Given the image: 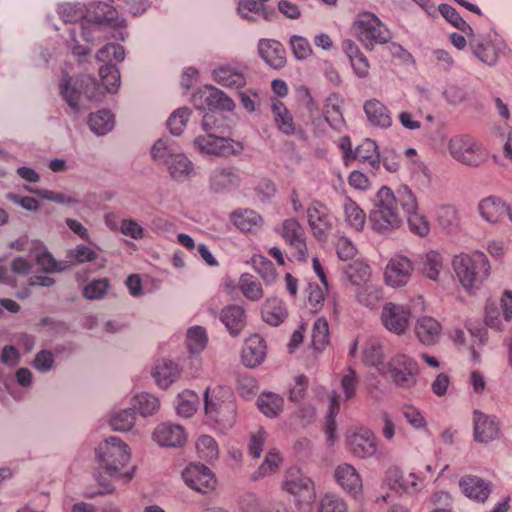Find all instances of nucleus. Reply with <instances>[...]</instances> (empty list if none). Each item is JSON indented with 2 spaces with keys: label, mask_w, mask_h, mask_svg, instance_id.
<instances>
[{
  "label": "nucleus",
  "mask_w": 512,
  "mask_h": 512,
  "mask_svg": "<svg viewBox=\"0 0 512 512\" xmlns=\"http://www.w3.org/2000/svg\"><path fill=\"white\" fill-rule=\"evenodd\" d=\"M127 21L119 16L117 9L105 1H92L84 5L83 19L74 26H70L63 34L62 39L81 64L82 58L90 55L92 47L107 37L109 29H116L113 37L124 41L128 33L125 30Z\"/></svg>",
  "instance_id": "f257e3e1"
},
{
  "label": "nucleus",
  "mask_w": 512,
  "mask_h": 512,
  "mask_svg": "<svg viewBox=\"0 0 512 512\" xmlns=\"http://www.w3.org/2000/svg\"><path fill=\"white\" fill-rule=\"evenodd\" d=\"M58 93L70 111L79 114L88 107L90 102H100L104 91L92 75H70L62 70L57 80Z\"/></svg>",
  "instance_id": "f03ea898"
},
{
  "label": "nucleus",
  "mask_w": 512,
  "mask_h": 512,
  "mask_svg": "<svg viewBox=\"0 0 512 512\" xmlns=\"http://www.w3.org/2000/svg\"><path fill=\"white\" fill-rule=\"evenodd\" d=\"M216 116L206 112L202 116V132L193 138V149L203 157L225 158L239 154L243 147L240 142L217 134Z\"/></svg>",
  "instance_id": "7ed1b4c3"
},
{
  "label": "nucleus",
  "mask_w": 512,
  "mask_h": 512,
  "mask_svg": "<svg viewBox=\"0 0 512 512\" xmlns=\"http://www.w3.org/2000/svg\"><path fill=\"white\" fill-rule=\"evenodd\" d=\"M151 154L155 161L165 166L170 178L177 183L190 181L197 175L194 162L170 138L157 140Z\"/></svg>",
  "instance_id": "20e7f679"
},
{
  "label": "nucleus",
  "mask_w": 512,
  "mask_h": 512,
  "mask_svg": "<svg viewBox=\"0 0 512 512\" xmlns=\"http://www.w3.org/2000/svg\"><path fill=\"white\" fill-rule=\"evenodd\" d=\"M451 265L460 285L469 293L479 290L490 276V262L480 251L457 254L452 258Z\"/></svg>",
  "instance_id": "39448f33"
},
{
  "label": "nucleus",
  "mask_w": 512,
  "mask_h": 512,
  "mask_svg": "<svg viewBox=\"0 0 512 512\" xmlns=\"http://www.w3.org/2000/svg\"><path fill=\"white\" fill-rule=\"evenodd\" d=\"M97 456L105 466V473L115 480L128 484L134 476V468L124 470L130 460V449L120 438L112 436L101 442Z\"/></svg>",
  "instance_id": "423d86ee"
},
{
  "label": "nucleus",
  "mask_w": 512,
  "mask_h": 512,
  "mask_svg": "<svg viewBox=\"0 0 512 512\" xmlns=\"http://www.w3.org/2000/svg\"><path fill=\"white\" fill-rule=\"evenodd\" d=\"M403 223V216L392 190L386 186L379 189L373 209L369 213L371 229L378 234L388 235Z\"/></svg>",
  "instance_id": "0eeeda50"
},
{
  "label": "nucleus",
  "mask_w": 512,
  "mask_h": 512,
  "mask_svg": "<svg viewBox=\"0 0 512 512\" xmlns=\"http://www.w3.org/2000/svg\"><path fill=\"white\" fill-rule=\"evenodd\" d=\"M447 151L453 160L471 168L481 167L489 159L488 148L468 134H457L449 138Z\"/></svg>",
  "instance_id": "6e6552de"
},
{
  "label": "nucleus",
  "mask_w": 512,
  "mask_h": 512,
  "mask_svg": "<svg viewBox=\"0 0 512 512\" xmlns=\"http://www.w3.org/2000/svg\"><path fill=\"white\" fill-rule=\"evenodd\" d=\"M353 31L365 48L372 50L375 45L385 44L391 39V34L385 24L368 11L357 15L353 23Z\"/></svg>",
  "instance_id": "1a4fd4ad"
},
{
  "label": "nucleus",
  "mask_w": 512,
  "mask_h": 512,
  "mask_svg": "<svg viewBox=\"0 0 512 512\" xmlns=\"http://www.w3.org/2000/svg\"><path fill=\"white\" fill-rule=\"evenodd\" d=\"M358 382L359 379L356 371L349 367L340 380L342 395L332 392L329 396L330 405L326 419V434L330 442L334 441V433L336 431L335 417L340 409V401L347 402L355 397Z\"/></svg>",
  "instance_id": "9d476101"
},
{
  "label": "nucleus",
  "mask_w": 512,
  "mask_h": 512,
  "mask_svg": "<svg viewBox=\"0 0 512 512\" xmlns=\"http://www.w3.org/2000/svg\"><path fill=\"white\" fill-rule=\"evenodd\" d=\"M386 375L396 387L409 390L417 384L419 365L409 355L397 353L387 362Z\"/></svg>",
  "instance_id": "9b49d317"
},
{
  "label": "nucleus",
  "mask_w": 512,
  "mask_h": 512,
  "mask_svg": "<svg viewBox=\"0 0 512 512\" xmlns=\"http://www.w3.org/2000/svg\"><path fill=\"white\" fill-rule=\"evenodd\" d=\"M191 102L197 110L203 111V114L211 112L215 115V110L231 112L236 107L230 96L213 85H205L193 93Z\"/></svg>",
  "instance_id": "f8f14e48"
},
{
  "label": "nucleus",
  "mask_w": 512,
  "mask_h": 512,
  "mask_svg": "<svg viewBox=\"0 0 512 512\" xmlns=\"http://www.w3.org/2000/svg\"><path fill=\"white\" fill-rule=\"evenodd\" d=\"M204 409L206 416L211 420L227 419L235 410L230 390L220 386L208 387L204 393Z\"/></svg>",
  "instance_id": "ddd939ff"
},
{
  "label": "nucleus",
  "mask_w": 512,
  "mask_h": 512,
  "mask_svg": "<svg viewBox=\"0 0 512 512\" xmlns=\"http://www.w3.org/2000/svg\"><path fill=\"white\" fill-rule=\"evenodd\" d=\"M282 488L296 498L298 505L310 506L316 498L314 482L298 468L286 471Z\"/></svg>",
  "instance_id": "4468645a"
},
{
  "label": "nucleus",
  "mask_w": 512,
  "mask_h": 512,
  "mask_svg": "<svg viewBox=\"0 0 512 512\" xmlns=\"http://www.w3.org/2000/svg\"><path fill=\"white\" fill-rule=\"evenodd\" d=\"M348 451L356 458L369 459L378 453V439L374 432L366 427L350 430L346 436Z\"/></svg>",
  "instance_id": "2eb2a0df"
},
{
  "label": "nucleus",
  "mask_w": 512,
  "mask_h": 512,
  "mask_svg": "<svg viewBox=\"0 0 512 512\" xmlns=\"http://www.w3.org/2000/svg\"><path fill=\"white\" fill-rule=\"evenodd\" d=\"M412 317L411 308L405 304L386 303L381 311L380 319L384 328L397 336L406 334Z\"/></svg>",
  "instance_id": "dca6fc26"
},
{
  "label": "nucleus",
  "mask_w": 512,
  "mask_h": 512,
  "mask_svg": "<svg viewBox=\"0 0 512 512\" xmlns=\"http://www.w3.org/2000/svg\"><path fill=\"white\" fill-rule=\"evenodd\" d=\"M181 476L184 483L198 493L208 494L217 486L213 471L201 463H190L184 468Z\"/></svg>",
  "instance_id": "f3484780"
},
{
  "label": "nucleus",
  "mask_w": 512,
  "mask_h": 512,
  "mask_svg": "<svg viewBox=\"0 0 512 512\" xmlns=\"http://www.w3.org/2000/svg\"><path fill=\"white\" fill-rule=\"evenodd\" d=\"M413 271L414 264L408 257L395 255L384 268V281L392 288L404 287L410 281Z\"/></svg>",
  "instance_id": "a211bd4d"
},
{
  "label": "nucleus",
  "mask_w": 512,
  "mask_h": 512,
  "mask_svg": "<svg viewBox=\"0 0 512 512\" xmlns=\"http://www.w3.org/2000/svg\"><path fill=\"white\" fill-rule=\"evenodd\" d=\"M152 440L160 447L180 448L187 442L185 428L173 422H161L152 432Z\"/></svg>",
  "instance_id": "6ab92c4d"
},
{
  "label": "nucleus",
  "mask_w": 512,
  "mask_h": 512,
  "mask_svg": "<svg viewBox=\"0 0 512 512\" xmlns=\"http://www.w3.org/2000/svg\"><path fill=\"white\" fill-rule=\"evenodd\" d=\"M307 222L313 235L322 239L333 228L334 217L329 209L319 201H312L307 208Z\"/></svg>",
  "instance_id": "aec40b11"
},
{
  "label": "nucleus",
  "mask_w": 512,
  "mask_h": 512,
  "mask_svg": "<svg viewBox=\"0 0 512 512\" xmlns=\"http://www.w3.org/2000/svg\"><path fill=\"white\" fill-rule=\"evenodd\" d=\"M338 486L353 498H358L363 492V481L358 470L350 463L338 464L333 473Z\"/></svg>",
  "instance_id": "412c9836"
},
{
  "label": "nucleus",
  "mask_w": 512,
  "mask_h": 512,
  "mask_svg": "<svg viewBox=\"0 0 512 512\" xmlns=\"http://www.w3.org/2000/svg\"><path fill=\"white\" fill-rule=\"evenodd\" d=\"M275 230L282 236L286 243L296 250L298 260L306 259L307 248L305 233L297 220L292 218L286 219Z\"/></svg>",
  "instance_id": "4be33fe9"
},
{
  "label": "nucleus",
  "mask_w": 512,
  "mask_h": 512,
  "mask_svg": "<svg viewBox=\"0 0 512 512\" xmlns=\"http://www.w3.org/2000/svg\"><path fill=\"white\" fill-rule=\"evenodd\" d=\"M470 46L474 55L489 66L495 65L499 55L506 49L505 41L499 36L483 41L471 40Z\"/></svg>",
  "instance_id": "5701e85b"
},
{
  "label": "nucleus",
  "mask_w": 512,
  "mask_h": 512,
  "mask_svg": "<svg viewBox=\"0 0 512 512\" xmlns=\"http://www.w3.org/2000/svg\"><path fill=\"white\" fill-rule=\"evenodd\" d=\"M239 184V174L230 167H216L209 175V188L217 194L229 193L235 190Z\"/></svg>",
  "instance_id": "b1692460"
},
{
  "label": "nucleus",
  "mask_w": 512,
  "mask_h": 512,
  "mask_svg": "<svg viewBox=\"0 0 512 512\" xmlns=\"http://www.w3.org/2000/svg\"><path fill=\"white\" fill-rule=\"evenodd\" d=\"M211 78L218 85L230 90H240L246 85L243 72L230 64L216 66L211 71Z\"/></svg>",
  "instance_id": "393cba45"
},
{
  "label": "nucleus",
  "mask_w": 512,
  "mask_h": 512,
  "mask_svg": "<svg viewBox=\"0 0 512 512\" xmlns=\"http://www.w3.org/2000/svg\"><path fill=\"white\" fill-rule=\"evenodd\" d=\"M414 333L424 346H434L442 337V326L435 318L425 315L417 318Z\"/></svg>",
  "instance_id": "a878e982"
},
{
  "label": "nucleus",
  "mask_w": 512,
  "mask_h": 512,
  "mask_svg": "<svg viewBox=\"0 0 512 512\" xmlns=\"http://www.w3.org/2000/svg\"><path fill=\"white\" fill-rule=\"evenodd\" d=\"M473 420L474 438L477 442L489 443L498 437L499 422L495 416H490L480 411H475Z\"/></svg>",
  "instance_id": "bb28decb"
},
{
  "label": "nucleus",
  "mask_w": 512,
  "mask_h": 512,
  "mask_svg": "<svg viewBox=\"0 0 512 512\" xmlns=\"http://www.w3.org/2000/svg\"><path fill=\"white\" fill-rule=\"evenodd\" d=\"M361 359L364 365L374 367L381 375H386L384 349L382 342L371 337L362 346Z\"/></svg>",
  "instance_id": "cd10ccee"
},
{
  "label": "nucleus",
  "mask_w": 512,
  "mask_h": 512,
  "mask_svg": "<svg viewBox=\"0 0 512 512\" xmlns=\"http://www.w3.org/2000/svg\"><path fill=\"white\" fill-rule=\"evenodd\" d=\"M155 384L160 389H167L174 383L180 375V367L177 363L160 359L156 361L151 371Z\"/></svg>",
  "instance_id": "c85d7f7f"
},
{
  "label": "nucleus",
  "mask_w": 512,
  "mask_h": 512,
  "mask_svg": "<svg viewBox=\"0 0 512 512\" xmlns=\"http://www.w3.org/2000/svg\"><path fill=\"white\" fill-rule=\"evenodd\" d=\"M363 110L369 124L380 129H387L392 125L390 110L378 99L365 101Z\"/></svg>",
  "instance_id": "c756f323"
},
{
  "label": "nucleus",
  "mask_w": 512,
  "mask_h": 512,
  "mask_svg": "<svg viewBox=\"0 0 512 512\" xmlns=\"http://www.w3.org/2000/svg\"><path fill=\"white\" fill-rule=\"evenodd\" d=\"M265 356L266 345L263 338L257 334L250 336L242 349V363L246 367L255 368L263 362Z\"/></svg>",
  "instance_id": "7c9ffc66"
},
{
  "label": "nucleus",
  "mask_w": 512,
  "mask_h": 512,
  "mask_svg": "<svg viewBox=\"0 0 512 512\" xmlns=\"http://www.w3.org/2000/svg\"><path fill=\"white\" fill-rule=\"evenodd\" d=\"M459 487L467 498L477 502L486 501L491 493L490 484L473 475L462 477L459 481Z\"/></svg>",
  "instance_id": "2f4dec72"
},
{
  "label": "nucleus",
  "mask_w": 512,
  "mask_h": 512,
  "mask_svg": "<svg viewBox=\"0 0 512 512\" xmlns=\"http://www.w3.org/2000/svg\"><path fill=\"white\" fill-rule=\"evenodd\" d=\"M258 51L261 58L272 68L280 69L286 63L285 49L283 45L272 39H261L258 43Z\"/></svg>",
  "instance_id": "473e14b6"
},
{
  "label": "nucleus",
  "mask_w": 512,
  "mask_h": 512,
  "mask_svg": "<svg viewBox=\"0 0 512 512\" xmlns=\"http://www.w3.org/2000/svg\"><path fill=\"white\" fill-rule=\"evenodd\" d=\"M508 206L501 198L489 196L479 202L478 212L486 222L497 224L507 215Z\"/></svg>",
  "instance_id": "72a5a7b5"
},
{
  "label": "nucleus",
  "mask_w": 512,
  "mask_h": 512,
  "mask_svg": "<svg viewBox=\"0 0 512 512\" xmlns=\"http://www.w3.org/2000/svg\"><path fill=\"white\" fill-rule=\"evenodd\" d=\"M355 301L368 309H374L383 299L382 286L373 279L355 288Z\"/></svg>",
  "instance_id": "f704fd0d"
},
{
  "label": "nucleus",
  "mask_w": 512,
  "mask_h": 512,
  "mask_svg": "<svg viewBox=\"0 0 512 512\" xmlns=\"http://www.w3.org/2000/svg\"><path fill=\"white\" fill-rule=\"evenodd\" d=\"M342 217L346 226L354 232L363 231L367 217L364 210L350 197H345L342 205Z\"/></svg>",
  "instance_id": "c9c22d12"
},
{
  "label": "nucleus",
  "mask_w": 512,
  "mask_h": 512,
  "mask_svg": "<svg viewBox=\"0 0 512 512\" xmlns=\"http://www.w3.org/2000/svg\"><path fill=\"white\" fill-rule=\"evenodd\" d=\"M436 222L446 234H455L460 229V216L451 204H441L435 211Z\"/></svg>",
  "instance_id": "e433bc0d"
},
{
  "label": "nucleus",
  "mask_w": 512,
  "mask_h": 512,
  "mask_svg": "<svg viewBox=\"0 0 512 512\" xmlns=\"http://www.w3.org/2000/svg\"><path fill=\"white\" fill-rule=\"evenodd\" d=\"M262 319L271 326H278L287 317L288 312L285 303L277 298H267L261 309Z\"/></svg>",
  "instance_id": "4c0bfd02"
},
{
  "label": "nucleus",
  "mask_w": 512,
  "mask_h": 512,
  "mask_svg": "<svg viewBox=\"0 0 512 512\" xmlns=\"http://www.w3.org/2000/svg\"><path fill=\"white\" fill-rule=\"evenodd\" d=\"M444 267V257L436 250H430L421 257V273L431 281L440 279Z\"/></svg>",
  "instance_id": "58836bf2"
},
{
  "label": "nucleus",
  "mask_w": 512,
  "mask_h": 512,
  "mask_svg": "<svg viewBox=\"0 0 512 512\" xmlns=\"http://www.w3.org/2000/svg\"><path fill=\"white\" fill-rule=\"evenodd\" d=\"M351 158L366 163L373 171L378 170L380 167L378 146L374 140L369 138L363 140L362 143L356 147Z\"/></svg>",
  "instance_id": "ea45409f"
},
{
  "label": "nucleus",
  "mask_w": 512,
  "mask_h": 512,
  "mask_svg": "<svg viewBox=\"0 0 512 512\" xmlns=\"http://www.w3.org/2000/svg\"><path fill=\"white\" fill-rule=\"evenodd\" d=\"M271 112L278 129L284 134H293L295 124L285 104L277 98L271 99Z\"/></svg>",
  "instance_id": "a19ab883"
},
{
  "label": "nucleus",
  "mask_w": 512,
  "mask_h": 512,
  "mask_svg": "<svg viewBox=\"0 0 512 512\" xmlns=\"http://www.w3.org/2000/svg\"><path fill=\"white\" fill-rule=\"evenodd\" d=\"M88 126L94 134L98 136L106 135L115 126L114 115L107 109L98 110L89 115Z\"/></svg>",
  "instance_id": "79ce46f5"
},
{
  "label": "nucleus",
  "mask_w": 512,
  "mask_h": 512,
  "mask_svg": "<svg viewBox=\"0 0 512 512\" xmlns=\"http://www.w3.org/2000/svg\"><path fill=\"white\" fill-rule=\"evenodd\" d=\"M230 219L242 232H251L263 223L262 217L252 209H237L232 212Z\"/></svg>",
  "instance_id": "37998d69"
},
{
  "label": "nucleus",
  "mask_w": 512,
  "mask_h": 512,
  "mask_svg": "<svg viewBox=\"0 0 512 512\" xmlns=\"http://www.w3.org/2000/svg\"><path fill=\"white\" fill-rule=\"evenodd\" d=\"M220 320L228 329L230 334L235 336L244 327V310L238 305H229L222 310Z\"/></svg>",
  "instance_id": "c03bdc74"
},
{
  "label": "nucleus",
  "mask_w": 512,
  "mask_h": 512,
  "mask_svg": "<svg viewBox=\"0 0 512 512\" xmlns=\"http://www.w3.org/2000/svg\"><path fill=\"white\" fill-rule=\"evenodd\" d=\"M343 274L349 283L355 288L372 279L371 267L360 260L354 261L343 267Z\"/></svg>",
  "instance_id": "a18cd8bd"
},
{
  "label": "nucleus",
  "mask_w": 512,
  "mask_h": 512,
  "mask_svg": "<svg viewBox=\"0 0 512 512\" xmlns=\"http://www.w3.org/2000/svg\"><path fill=\"white\" fill-rule=\"evenodd\" d=\"M208 335L202 326H191L186 331L185 345L191 356L200 354L207 346Z\"/></svg>",
  "instance_id": "49530a36"
},
{
  "label": "nucleus",
  "mask_w": 512,
  "mask_h": 512,
  "mask_svg": "<svg viewBox=\"0 0 512 512\" xmlns=\"http://www.w3.org/2000/svg\"><path fill=\"white\" fill-rule=\"evenodd\" d=\"M99 77L101 83L99 86L106 93H117L120 86V73L118 68L113 64H104L99 68Z\"/></svg>",
  "instance_id": "de8ad7c7"
},
{
  "label": "nucleus",
  "mask_w": 512,
  "mask_h": 512,
  "mask_svg": "<svg viewBox=\"0 0 512 512\" xmlns=\"http://www.w3.org/2000/svg\"><path fill=\"white\" fill-rule=\"evenodd\" d=\"M131 403L133 409L138 410L142 417L153 416L160 408V400L147 392L136 394Z\"/></svg>",
  "instance_id": "09e8293b"
},
{
  "label": "nucleus",
  "mask_w": 512,
  "mask_h": 512,
  "mask_svg": "<svg viewBox=\"0 0 512 512\" xmlns=\"http://www.w3.org/2000/svg\"><path fill=\"white\" fill-rule=\"evenodd\" d=\"M283 404L284 399L272 392L262 393L257 399L259 410L270 418L276 417L281 413Z\"/></svg>",
  "instance_id": "8fccbe9b"
},
{
  "label": "nucleus",
  "mask_w": 512,
  "mask_h": 512,
  "mask_svg": "<svg viewBox=\"0 0 512 512\" xmlns=\"http://www.w3.org/2000/svg\"><path fill=\"white\" fill-rule=\"evenodd\" d=\"M56 13L63 22L74 26V24H78L83 19L84 5L79 2L58 3Z\"/></svg>",
  "instance_id": "3c124183"
},
{
  "label": "nucleus",
  "mask_w": 512,
  "mask_h": 512,
  "mask_svg": "<svg viewBox=\"0 0 512 512\" xmlns=\"http://www.w3.org/2000/svg\"><path fill=\"white\" fill-rule=\"evenodd\" d=\"M195 447L199 458L207 462H214L219 457L218 444L210 435H201L198 437Z\"/></svg>",
  "instance_id": "603ef678"
},
{
  "label": "nucleus",
  "mask_w": 512,
  "mask_h": 512,
  "mask_svg": "<svg viewBox=\"0 0 512 512\" xmlns=\"http://www.w3.org/2000/svg\"><path fill=\"white\" fill-rule=\"evenodd\" d=\"M199 404L198 395L191 390H184L179 393L176 400L177 414L182 417H191L197 410Z\"/></svg>",
  "instance_id": "864d4df0"
},
{
  "label": "nucleus",
  "mask_w": 512,
  "mask_h": 512,
  "mask_svg": "<svg viewBox=\"0 0 512 512\" xmlns=\"http://www.w3.org/2000/svg\"><path fill=\"white\" fill-rule=\"evenodd\" d=\"M136 420V415L133 408H125L114 411L109 419L111 428L115 431L126 432L129 431Z\"/></svg>",
  "instance_id": "5fc2aeb1"
},
{
  "label": "nucleus",
  "mask_w": 512,
  "mask_h": 512,
  "mask_svg": "<svg viewBox=\"0 0 512 512\" xmlns=\"http://www.w3.org/2000/svg\"><path fill=\"white\" fill-rule=\"evenodd\" d=\"M440 13L449 23L460 30L465 36L473 35V29L460 16L455 8L448 4H440L437 7V14Z\"/></svg>",
  "instance_id": "6e6d98bb"
},
{
  "label": "nucleus",
  "mask_w": 512,
  "mask_h": 512,
  "mask_svg": "<svg viewBox=\"0 0 512 512\" xmlns=\"http://www.w3.org/2000/svg\"><path fill=\"white\" fill-rule=\"evenodd\" d=\"M192 110L188 107H180L174 110L167 120L168 128L171 134L179 136L183 133L190 117Z\"/></svg>",
  "instance_id": "4d7b16f0"
},
{
  "label": "nucleus",
  "mask_w": 512,
  "mask_h": 512,
  "mask_svg": "<svg viewBox=\"0 0 512 512\" xmlns=\"http://www.w3.org/2000/svg\"><path fill=\"white\" fill-rule=\"evenodd\" d=\"M318 512H348V505L339 494L327 492L319 500Z\"/></svg>",
  "instance_id": "13d9d810"
},
{
  "label": "nucleus",
  "mask_w": 512,
  "mask_h": 512,
  "mask_svg": "<svg viewBox=\"0 0 512 512\" xmlns=\"http://www.w3.org/2000/svg\"><path fill=\"white\" fill-rule=\"evenodd\" d=\"M238 285L242 294L250 301H258L263 297L260 282L250 274L241 275Z\"/></svg>",
  "instance_id": "bf43d9fd"
},
{
  "label": "nucleus",
  "mask_w": 512,
  "mask_h": 512,
  "mask_svg": "<svg viewBox=\"0 0 512 512\" xmlns=\"http://www.w3.org/2000/svg\"><path fill=\"white\" fill-rule=\"evenodd\" d=\"M95 58L99 62H106L105 64H111L113 60L121 62L125 58V49L120 44L107 43L96 52Z\"/></svg>",
  "instance_id": "052dcab7"
},
{
  "label": "nucleus",
  "mask_w": 512,
  "mask_h": 512,
  "mask_svg": "<svg viewBox=\"0 0 512 512\" xmlns=\"http://www.w3.org/2000/svg\"><path fill=\"white\" fill-rule=\"evenodd\" d=\"M98 485L100 487L99 491H93L86 489L83 492V496L89 499L95 498L98 495L111 494L116 490V483H121L122 481L115 480L107 473H105V466L102 465V472L99 474L97 479Z\"/></svg>",
  "instance_id": "680f3d73"
},
{
  "label": "nucleus",
  "mask_w": 512,
  "mask_h": 512,
  "mask_svg": "<svg viewBox=\"0 0 512 512\" xmlns=\"http://www.w3.org/2000/svg\"><path fill=\"white\" fill-rule=\"evenodd\" d=\"M109 289L110 281L107 278L94 279L83 287L82 294L85 299L100 300L104 298Z\"/></svg>",
  "instance_id": "e2e57ef3"
},
{
  "label": "nucleus",
  "mask_w": 512,
  "mask_h": 512,
  "mask_svg": "<svg viewBox=\"0 0 512 512\" xmlns=\"http://www.w3.org/2000/svg\"><path fill=\"white\" fill-rule=\"evenodd\" d=\"M329 343V327L328 322L323 319H317L312 329V344L314 349L322 351Z\"/></svg>",
  "instance_id": "0e129e2a"
},
{
  "label": "nucleus",
  "mask_w": 512,
  "mask_h": 512,
  "mask_svg": "<svg viewBox=\"0 0 512 512\" xmlns=\"http://www.w3.org/2000/svg\"><path fill=\"white\" fill-rule=\"evenodd\" d=\"M506 321L503 319V313L499 310L498 306L494 302H489L485 307V324L495 330L503 331L505 329Z\"/></svg>",
  "instance_id": "69168bd1"
},
{
  "label": "nucleus",
  "mask_w": 512,
  "mask_h": 512,
  "mask_svg": "<svg viewBox=\"0 0 512 512\" xmlns=\"http://www.w3.org/2000/svg\"><path fill=\"white\" fill-rule=\"evenodd\" d=\"M253 267L267 284H272L276 280L277 273L274 265L267 258L260 255L255 256L253 258Z\"/></svg>",
  "instance_id": "338daca9"
},
{
  "label": "nucleus",
  "mask_w": 512,
  "mask_h": 512,
  "mask_svg": "<svg viewBox=\"0 0 512 512\" xmlns=\"http://www.w3.org/2000/svg\"><path fill=\"white\" fill-rule=\"evenodd\" d=\"M497 131L503 141L502 162L499 164L512 172V128L507 129L506 132L504 128H498Z\"/></svg>",
  "instance_id": "774afa93"
}]
</instances>
